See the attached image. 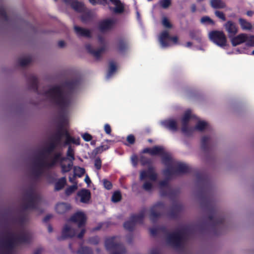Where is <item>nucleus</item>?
Masks as SVG:
<instances>
[{"label": "nucleus", "instance_id": "obj_36", "mask_svg": "<svg viewBox=\"0 0 254 254\" xmlns=\"http://www.w3.org/2000/svg\"><path fill=\"white\" fill-rule=\"evenodd\" d=\"M210 4L214 9H222L226 7L225 3L222 0H210Z\"/></svg>", "mask_w": 254, "mask_h": 254}, {"label": "nucleus", "instance_id": "obj_52", "mask_svg": "<svg viewBox=\"0 0 254 254\" xmlns=\"http://www.w3.org/2000/svg\"><path fill=\"white\" fill-rule=\"evenodd\" d=\"M190 36L191 39L196 40L197 41L201 40V37L198 31L194 30L190 31Z\"/></svg>", "mask_w": 254, "mask_h": 254}, {"label": "nucleus", "instance_id": "obj_47", "mask_svg": "<svg viewBox=\"0 0 254 254\" xmlns=\"http://www.w3.org/2000/svg\"><path fill=\"white\" fill-rule=\"evenodd\" d=\"M85 173V170L83 168L80 167H75L74 168V176L78 177H82Z\"/></svg>", "mask_w": 254, "mask_h": 254}, {"label": "nucleus", "instance_id": "obj_22", "mask_svg": "<svg viewBox=\"0 0 254 254\" xmlns=\"http://www.w3.org/2000/svg\"><path fill=\"white\" fill-rule=\"evenodd\" d=\"M77 194L80 197V201L84 203H87L91 198V192L87 189L81 190Z\"/></svg>", "mask_w": 254, "mask_h": 254}, {"label": "nucleus", "instance_id": "obj_56", "mask_svg": "<svg viewBox=\"0 0 254 254\" xmlns=\"http://www.w3.org/2000/svg\"><path fill=\"white\" fill-rule=\"evenodd\" d=\"M64 135L66 137L65 140L64 142V145H69L71 143H72V141H73V137L70 136L69 133L67 130H64Z\"/></svg>", "mask_w": 254, "mask_h": 254}, {"label": "nucleus", "instance_id": "obj_46", "mask_svg": "<svg viewBox=\"0 0 254 254\" xmlns=\"http://www.w3.org/2000/svg\"><path fill=\"white\" fill-rule=\"evenodd\" d=\"M116 70L117 66L116 64L113 62H110L109 70L107 75V78H109L112 75V74L116 71Z\"/></svg>", "mask_w": 254, "mask_h": 254}, {"label": "nucleus", "instance_id": "obj_44", "mask_svg": "<svg viewBox=\"0 0 254 254\" xmlns=\"http://www.w3.org/2000/svg\"><path fill=\"white\" fill-rule=\"evenodd\" d=\"M207 125L208 124L206 122L199 121L197 122L194 128H193V131L197 130L202 131L207 127Z\"/></svg>", "mask_w": 254, "mask_h": 254}, {"label": "nucleus", "instance_id": "obj_20", "mask_svg": "<svg viewBox=\"0 0 254 254\" xmlns=\"http://www.w3.org/2000/svg\"><path fill=\"white\" fill-rule=\"evenodd\" d=\"M80 81L78 79H72L65 81L64 86L68 90L69 93H72L74 90L79 86Z\"/></svg>", "mask_w": 254, "mask_h": 254}, {"label": "nucleus", "instance_id": "obj_40", "mask_svg": "<svg viewBox=\"0 0 254 254\" xmlns=\"http://www.w3.org/2000/svg\"><path fill=\"white\" fill-rule=\"evenodd\" d=\"M209 138L207 136H204L202 137L201 140V148L204 152H207L209 149L208 142Z\"/></svg>", "mask_w": 254, "mask_h": 254}, {"label": "nucleus", "instance_id": "obj_28", "mask_svg": "<svg viewBox=\"0 0 254 254\" xmlns=\"http://www.w3.org/2000/svg\"><path fill=\"white\" fill-rule=\"evenodd\" d=\"M71 209V205L69 203L61 202L57 204L56 210L59 214H64Z\"/></svg>", "mask_w": 254, "mask_h": 254}, {"label": "nucleus", "instance_id": "obj_23", "mask_svg": "<svg viewBox=\"0 0 254 254\" xmlns=\"http://www.w3.org/2000/svg\"><path fill=\"white\" fill-rule=\"evenodd\" d=\"M128 43L124 38L119 39L117 43L118 51L121 54L126 53L128 49Z\"/></svg>", "mask_w": 254, "mask_h": 254}, {"label": "nucleus", "instance_id": "obj_6", "mask_svg": "<svg viewBox=\"0 0 254 254\" xmlns=\"http://www.w3.org/2000/svg\"><path fill=\"white\" fill-rule=\"evenodd\" d=\"M25 200L27 202L22 205L23 210L36 209L41 200V195L36 193L33 188H30L25 194Z\"/></svg>", "mask_w": 254, "mask_h": 254}, {"label": "nucleus", "instance_id": "obj_19", "mask_svg": "<svg viewBox=\"0 0 254 254\" xmlns=\"http://www.w3.org/2000/svg\"><path fill=\"white\" fill-rule=\"evenodd\" d=\"M115 7L109 6V9L115 13H122L124 11L125 6L121 0H109Z\"/></svg>", "mask_w": 254, "mask_h": 254}, {"label": "nucleus", "instance_id": "obj_3", "mask_svg": "<svg viewBox=\"0 0 254 254\" xmlns=\"http://www.w3.org/2000/svg\"><path fill=\"white\" fill-rule=\"evenodd\" d=\"M8 236L6 240L0 242L1 248L5 250L0 254H12L15 245L18 243H29L30 241L29 235L25 232L22 233L18 236L15 237L14 234L10 231L7 233Z\"/></svg>", "mask_w": 254, "mask_h": 254}, {"label": "nucleus", "instance_id": "obj_4", "mask_svg": "<svg viewBox=\"0 0 254 254\" xmlns=\"http://www.w3.org/2000/svg\"><path fill=\"white\" fill-rule=\"evenodd\" d=\"M193 229L190 226H186L182 227L180 230L173 233H169L168 231L166 235V242L168 245L176 249L182 247L183 241L186 236L192 233Z\"/></svg>", "mask_w": 254, "mask_h": 254}, {"label": "nucleus", "instance_id": "obj_24", "mask_svg": "<svg viewBox=\"0 0 254 254\" xmlns=\"http://www.w3.org/2000/svg\"><path fill=\"white\" fill-rule=\"evenodd\" d=\"M162 151V147L159 146H154L152 148L147 147L141 151V153H148L151 155H158V154L161 153Z\"/></svg>", "mask_w": 254, "mask_h": 254}, {"label": "nucleus", "instance_id": "obj_13", "mask_svg": "<svg viewBox=\"0 0 254 254\" xmlns=\"http://www.w3.org/2000/svg\"><path fill=\"white\" fill-rule=\"evenodd\" d=\"M191 118V112L187 110L184 114L182 119V131L187 135H190L193 132V128L189 127L188 123Z\"/></svg>", "mask_w": 254, "mask_h": 254}, {"label": "nucleus", "instance_id": "obj_30", "mask_svg": "<svg viewBox=\"0 0 254 254\" xmlns=\"http://www.w3.org/2000/svg\"><path fill=\"white\" fill-rule=\"evenodd\" d=\"M74 29L76 34L78 36H82L87 38H90L91 37V32L88 29L77 26H74Z\"/></svg>", "mask_w": 254, "mask_h": 254}, {"label": "nucleus", "instance_id": "obj_32", "mask_svg": "<svg viewBox=\"0 0 254 254\" xmlns=\"http://www.w3.org/2000/svg\"><path fill=\"white\" fill-rule=\"evenodd\" d=\"M66 3H70L71 7L75 11L80 12L82 9L83 4L77 0H63Z\"/></svg>", "mask_w": 254, "mask_h": 254}, {"label": "nucleus", "instance_id": "obj_33", "mask_svg": "<svg viewBox=\"0 0 254 254\" xmlns=\"http://www.w3.org/2000/svg\"><path fill=\"white\" fill-rule=\"evenodd\" d=\"M150 233L152 236L155 237L159 233L163 234L168 233V229L165 226H160L157 228H152L150 229Z\"/></svg>", "mask_w": 254, "mask_h": 254}, {"label": "nucleus", "instance_id": "obj_64", "mask_svg": "<svg viewBox=\"0 0 254 254\" xmlns=\"http://www.w3.org/2000/svg\"><path fill=\"white\" fill-rule=\"evenodd\" d=\"M94 166L97 170L101 169L102 166V161L99 157H97L95 159Z\"/></svg>", "mask_w": 254, "mask_h": 254}, {"label": "nucleus", "instance_id": "obj_17", "mask_svg": "<svg viewBox=\"0 0 254 254\" xmlns=\"http://www.w3.org/2000/svg\"><path fill=\"white\" fill-rule=\"evenodd\" d=\"M224 27L230 38L234 36L238 32V26L237 24L233 21H227L225 23Z\"/></svg>", "mask_w": 254, "mask_h": 254}, {"label": "nucleus", "instance_id": "obj_9", "mask_svg": "<svg viewBox=\"0 0 254 254\" xmlns=\"http://www.w3.org/2000/svg\"><path fill=\"white\" fill-rule=\"evenodd\" d=\"M209 38L214 43L219 47L226 46V37L222 31L212 30L209 33Z\"/></svg>", "mask_w": 254, "mask_h": 254}, {"label": "nucleus", "instance_id": "obj_60", "mask_svg": "<svg viewBox=\"0 0 254 254\" xmlns=\"http://www.w3.org/2000/svg\"><path fill=\"white\" fill-rule=\"evenodd\" d=\"M131 162L134 167H136L138 162V158L137 155L133 154L130 157Z\"/></svg>", "mask_w": 254, "mask_h": 254}, {"label": "nucleus", "instance_id": "obj_25", "mask_svg": "<svg viewBox=\"0 0 254 254\" xmlns=\"http://www.w3.org/2000/svg\"><path fill=\"white\" fill-rule=\"evenodd\" d=\"M183 208L182 205L180 204H175L171 208L168 213V216L170 218H176L178 217L179 213L181 211Z\"/></svg>", "mask_w": 254, "mask_h": 254}, {"label": "nucleus", "instance_id": "obj_29", "mask_svg": "<svg viewBox=\"0 0 254 254\" xmlns=\"http://www.w3.org/2000/svg\"><path fill=\"white\" fill-rule=\"evenodd\" d=\"M158 155L161 156L162 162L165 165L169 166L172 164L173 160L171 155L169 153L165 152L163 147L161 153L158 154Z\"/></svg>", "mask_w": 254, "mask_h": 254}, {"label": "nucleus", "instance_id": "obj_61", "mask_svg": "<svg viewBox=\"0 0 254 254\" xmlns=\"http://www.w3.org/2000/svg\"><path fill=\"white\" fill-rule=\"evenodd\" d=\"M246 42L247 45L249 46H254V36L252 35L249 37L247 36Z\"/></svg>", "mask_w": 254, "mask_h": 254}, {"label": "nucleus", "instance_id": "obj_39", "mask_svg": "<svg viewBox=\"0 0 254 254\" xmlns=\"http://www.w3.org/2000/svg\"><path fill=\"white\" fill-rule=\"evenodd\" d=\"M239 22L243 30H250L252 28V25L251 23L244 18H240L239 19Z\"/></svg>", "mask_w": 254, "mask_h": 254}, {"label": "nucleus", "instance_id": "obj_63", "mask_svg": "<svg viewBox=\"0 0 254 254\" xmlns=\"http://www.w3.org/2000/svg\"><path fill=\"white\" fill-rule=\"evenodd\" d=\"M153 188L152 183L149 182H146L144 183L142 188L146 191H150Z\"/></svg>", "mask_w": 254, "mask_h": 254}, {"label": "nucleus", "instance_id": "obj_45", "mask_svg": "<svg viewBox=\"0 0 254 254\" xmlns=\"http://www.w3.org/2000/svg\"><path fill=\"white\" fill-rule=\"evenodd\" d=\"M164 174L168 178H170L174 175H177V173H176L175 166L168 167L164 171Z\"/></svg>", "mask_w": 254, "mask_h": 254}, {"label": "nucleus", "instance_id": "obj_11", "mask_svg": "<svg viewBox=\"0 0 254 254\" xmlns=\"http://www.w3.org/2000/svg\"><path fill=\"white\" fill-rule=\"evenodd\" d=\"M165 204L163 202L159 201L153 205L150 208L149 218L153 222H156L162 216V212L164 210Z\"/></svg>", "mask_w": 254, "mask_h": 254}, {"label": "nucleus", "instance_id": "obj_53", "mask_svg": "<svg viewBox=\"0 0 254 254\" xmlns=\"http://www.w3.org/2000/svg\"><path fill=\"white\" fill-rule=\"evenodd\" d=\"M122 199V195L119 191H115L112 196V200L114 202H118Z\"/></svg>", "mask_w": 254, "mask_h": 254}, {"label": "nucleus", "instance_id": "obj_5", "mask_svg": "<svg viewBox=\"0 0 254 254\" xmlns=\"http://www.w3.org/2000/svg\"><path fill=\"white\" fill-rule=\"evenodd\" d=\"M175 166L177 175L195 173V176L198 183L205 186H207L208 185L209 178L205 173L201 171H196L194 169L190 167L188 165L181 162L176 163L175 164Z\"/></svg>", "mask_w": 254, "mask_h": 254}, {"label": "nucleus", "instance_id": "obj_8", "mask_svg": "<svg viewBox=\"0 0 254 254\" xmlns=\"http://www.w3.org/2000/svg\"><path fill=\"white\" fill-rule=\"evenodd\" d=\"M145 212V210H142L137 214H132L130 216L129 220L124 223L125 229L129 232H132L136 223L142 224Z\"/></svg>", "mask_w": 254, "mask_h": 254}, {"label": "nucleus", "instance_id": "obj_42", "mask_svg": "<svg viewBox=\"0 0 254 254\" xmlns=\"http://www.w3.org/2000/svg\"><path fill=\"white\" fill-rule=\"evenodd\" d=\"M139 161L142 166H145L148 165L149 166H152V161L150 158H147L145 156L141 155L140 156Z\"/></svg>", "mask_w": 254, "mask_h": 254}, {"label": "nucleus", "instance_id": "obj_38", "mask_svg": "<svg viewBox=\"0 0 254 254\" xmlns=\"http://www.w3.org/2000/svg\"><path fill=\"white\" fill-rule=\"evenodd\" d=\"M49 163H50L46 162L44 161L43 159L40 158H38L34 163V167L37 168H41L43 170V168L44 167H50L48 164Z\"/></svg>", "mask_w": 254, "mask_h": 254}, {"label": "nucleus", "instance_id": "obj_62", "mask_svg": "<svg viewBox=\"0 0 254 254\" xmlns=\"http://www.w3.org/2000/svg\"><path fill=\"white\" fill-rule=\"evenodd\" d=\"M215 15L216 17L221 19L222 21L226 20V17L224 13L222 11L219 10H216L214 12Z\"/></svg>", "mask_w": 254, "mask_h": 254}, {"label": "nucleus", "instance_id": "obj_59", "mask_svg": "<svg viewBox=\"0 0 254 254\" xmlns=\"http://www.w3.org/2000/svg\"><path fill=\"white\" fill-rule=\"evenodd\" d=\"M0 16L5 21L8 20V17L6 14L5 10L4 7H0Z\"/></svg>", "mask_w": 254, "mask_h": 254}, {"label": "nucleus", "instance_id": "obj_51", "mask_svg": "<svg viewBox=\"0 0 254 254\" xmlns=\"http://www.w3.org/2000/svg\"><path fill=\"white\" fill-rule=\"evenodd\" d=\"M89 1L92 5L98 4L105 6L109 4V2L107 0H89Z\"/></svg>", "mask_w": 254, "mask_h": 254}, {"label": "nucleus", "instance_id": "obj_1", "mask_svg": "<svg viewBox=\"0 0 254 254\" xmlns=\"http://www.w3.org/2000/svg\"><path fill=\"white\" fill-rule=\"evenodd\" d=\"M44 94L50 96L55 104L60 109L58 130L52 137V140L60 145L62 138L64 135V131L66 130L64 128V125L66 121L65 116L62 114L69 107L70 103L69 98L66 97L64 93L62 87L59 85L54 86L49 90L46 91Z\"/></svg>", "mask_w": 254, "mask_h": 254}, {"label": "nucleus", "instance_id": "obj_57", "mask_svg": "<svg viewBox=\"0 0 254 254\" xmlns=\"http://www.w3.org/2000/svg\"><path fill=\"white\" fill-rule=\"evenodd\" d=\"M77 187L76 185H73L67 188L65 190L66 195H69L77 190Z\"/></svg>", "mask_w": 254, "mask_h": 254}, {"label": "nucleus", "instance_id": "obj_31", "mask_svg": "<svg viewBox=\"0 0 254 254\" xmlns=\"http://www.w3.org/2000/svg\"><path fill=\"white\" fill-rule=\"evenodd\" d=\"M160 193L162 196H168L170 199H172L177 195V191L171 188L161 189L160 190Z\"/></svg>", "mask_w": 254, "mask_h": 254}, {"label": "nucleus", "instance_id": "obj_10", "mask_svg": "<svg viewBox=\"0 0 254 254\" xmlns=\"http://www.w3.org/2000/svg\"><path fill=\"white\" fill-rule=\"evenodd\" d=\"M98 39L99 42L101 44H103V46L97 50L94 49L92 45L90 44L85 45V48L87 52L94 57L96 60H99L101 58L102 54L105 51L106 48L105 45L104 38L101 36H99Z\"/></svg>", "mask_w": 254, "mask_h": 254}, {"label": "nucleus", "instance_id": "obj_43", "mask_svg": "<svg viewBox=\"0 0 254 254\" xmlns=\"http://www.w3.org/2000/svg\"><path fill=\"white\" fill-rule=\"evenodd\" d=\"M200 22L201 24L204 25H215L214 21L208 16H202L200 20Z\"/></svg>", "mask_w": 254, "mask_h": 254}, {"label": "nucleus", "instance_id": "obj_55", "mask_svg": "<svg viewBox=\"0 0 254 254\" xmlns=\"http://www.w3.org/2000/svg\"><path fill=\"white\" fill-rule=\"evenodd\" d=\"M43 173V170L41 168L34 167L32 169V174L37 179L39 178Z\"/></svg>", "mask_w": 254, "mask_h": 254}, {"label": "nucleus", "instance_id": "obj_15", "mask_svg": "<svg viewBox=\"0 0 254 254\" xmlns=\"http://www.w3.org/2000/svg\"><path fill=\"white\" fill-rule=\"evenodd\" d=\"M77 231L75 229L72 228L68 224H65L62 232V236L58 238L59 240H63L65 239L72 238L75 236Z\"/></svg>", "mask_w": 254, "mask_h": 254}, {"label": "nucleus", "instance_id": "obj_35", "mask_svg": "<svg viewBox=\"0 0 254 254\" xmlns=\"http://www.w3.org/2000/svg\"><path fill=\"white\" fill-rule=\"evenodd\" d=\"M66 160V158L64 157H62V153L61 152H59L54 154L52 161L48 164L49 165L50 167H52L54 166L57 162L60 161L61 162H62L63 161H65Z\"/></svg>", "mask_w": 254, "mask_h": 254}, {"label": "nucleus", "instance_id": "obj_41", "mask_svg": "<svg viewBox=\"0 0 254 254\" xmlns=\"http://www.w3.org/2000/svg\"><path fill=\"white\" fill-rule=\"evenodd\" d=\"M109 148L108 145H101L99 147L95 148L92 151V154L94 156L97 154L101 153L104 151L107 150Z\"/></svg>", "mask_w": 254, "mask_h": 254}, {"label": "nucleus", "instance_id": "obj_21", "mask_svg": "<svg viewBox=\"0 0 254 254\" xmlns=\"http://www.w3.org/2000/svg\"><path fill=\"white\" fill-rule=\"evenodd\" d=\"M114 23V22L112 19H105L99 22V29L102 32L106 31L107 30L111 29L112 28Z\"/></svg>", "mask_w": 254, "mask_h": 254}, {"label": "nucleus", "instance_id": "obj_2", "mask_svg": "<svg viewBox=\"0 0 254 254\" xmlns=\"http://www.w3.org/2000/svg\"><path fill=\"white\" fill-rule=\"evenodd\" d=\"M201 194V205L208 212V218L211 222V227L215 235L218 234L216 231V228L222 225L224 222V217L220 214L215 201L209 195L208 192L202 190Z\"/></svg>", "mask_w": 254, "mask_h": 254}, {"label": "nucleus", "instance_id": "obj_7", "mask_svg": "<svg viewBox=\"0 0 254 254\" xmlns=\"http://www.w3.org/2000/svg\"><path fill=\"white\" fill-rule=\"evenodd\" d=\"M117 236L107 238L105 242V246L107 251H115L112 254H124L126 249L124 246L116 240Z\"/></svg>", "mask_w": 254, "mask_h": 254}, {"label": "nucleus", "instance_id": "obj_37", "mask_svg": "<svg viewBox=\"0 0 254 254\" xmlns=\"http://www.w3.org/2000/svg\"><path fill=\"white\" fill-rule=\"evenodd\" d=\"M66 184L65 177H62L58 180L55 184V190L59 191L62 190Z\"/></svg>", "mask_w": 254, "mask_h": 254}, {"label": "nucleus", "instance_id": "obj_18", "mask_svg": "<svg viewBox=\"0 0 254 254\" xmlns=\"http://www.w3.org/2000/svg\"><path fill=\"white\" fill-rule=\"evenodd\" d=\"M28 84L30 89L33 90L35 93L38 94H41L38 91V81L36 76L34 75L29 76L28 78Z\"/></svg>", "mask_w": 254, "mask_h": 254}, {"label": "nucleus", "instance_id": "obj_54", "mask_svg": "<svg viewBox=\"0 0 254 254\" xmlns=\"http://www.w3.org/2000/svg\"><path fill=\"white\" fill-rule=\"evenodd\" d=\"M159 4L162 8L167 9L171 5V0H160Z\"/></svg>", "mask_w": 254, "mask_h": 254}, {"label": "nucleus", "instance_id": "obj_16", "mask_svg": "<svg viewBox=\"0 0 254 254\" xmlns=\"http://www.w3.org/2000/svg\"><path fill=\"white\" fill-rule=\"evenodd\" d=\"M147 178L153 181L156 180L157 176L153 166H149L147 170H142L140 172L139 178L141 181L144 180Z\"/></svg>", "mask_w": 254, "mask_h": 254}, {"label": "nucleus", "instance_id": "obj_58", "mask_svg": "<svg viewBox=\"0 0 254 254\" xmlns=\"http://www.w3.org/2000/svg\"><path fill=\"white\" fill-rule=\"evenodd\" d=\"M162 24L164 27L167 28H171L172 25L169 21V19L166 17H164L162 18Z\"/></svg>", "mask_w": 254, "mask_h": 254}, {"label": "nucleus", "instance_id": "obj_12", "mask_svg": "<svg viewBox=\"0 0 254 254\" xmlns=\"http://www.w3.org/2000/svg\"><path fill=\"white\" fill-rule=\"evenodd\" d=\"M178 38L177 36L172 37L169 35L168 31H163L160 35L159 42L161 46L166 48L170 46L169 42L172 41L174 43H177Z\"/></svg>", "mask_w": 254, "mask_h": 254}, {"label": "nucleus", "instance_id": "obj_49", "mask_svg": "<svg viewBox=\"0 0 254 254\" xmlns=\"http://www.w3.org/2000/svg\"><path fill=\"white\" fill-rule=\"evenodd\" d=\"M66 156L67 157V159L71 162L75 159L74 150L70 145H69L68 147Z\"/></svg>", "mask_w": 254, "mask_h": 254}, {"label": "nucleus", "instance_id": "obj_34", "mask_svg": "<svg viewBox=\"0 0 254 254\" xmlns=\"http://www.w3.org/2000/svg\"><path fill=\"white\" fill-rule=\"evenodd\" d=\"M58 145V144L52 140V141L49 143V145L40 153V156H44L45 153L48 154H51Z\"/></svg>", "mask_w": 254, "mask_h": 254}, {"label": "nucleus", "instance_id": "obj_27", "mask_svg": "<svg viewBox=\"0 0 254 254\" xmlns=\"http://www.w3.org/2000/svg\"><path fill=\"white\" fill-rule=\"evenodd\" d=\"M247 35L246 34H240L237 35V36L234 37L232 38L231 41L233 46H236L238 45H240L244 42H246L247 40Z\"/></svg>", "mask_w": 254, "mask_h": 254}, {"label": "nucleus", "instance_id": "obj_48", "mask_svg": "<svg viewBox=\"0 0 254 254\" xmlns=\"http://www.w3.org/2000/svg\"><path fill=\"white\" fill-rule=\"evenodd\" d=\"M78 254H93L92 250L88 247H82L77 251Z\"/></svg>", "mask_w": 254, "mask_h": 254}, {"label": "nucleus", "instance_id": "obj_50", "mask_svg": "<svg viewBox=\"0 0 254 254\" xmlns=\"http://www.w3.org/2000/svg\"><path fill=\"white\" fill-rule=\"evenodd\" d=\"M31 62L32 58L31 57L20 59L18 61L19 64L21 66H25L29 64Z\"/></svg>", "mask_w": 254, "mask_h": 254}, {"label": "nucleus", "instance_id": "obj_14", "mask_svg": "<svg viewBox=\"0 0 254 254\" xmlns=\"http://www.w3.org/2000/svg\"><path fill=\"white\" fill-rule=\"evenodd\" d=\"M86 220V216L82 212H77L74 213L69 219V221L77 223L78 228L84 226Z\"/></svg>", "mask_w": 254, "mask_h": 254}, {"label": "nucleus", "instance_id": "obj_26", "mask_svg": "<svg viewBox=\"0 0 254 254\" xmlns=\"http://www.w3.org/2000/svg\"><path fill=\"white\" fill-rule=\"evenodd\" d=\"M162 125L167 129L176 131L177 130L178 127L177 122L175 120L169 119L164 121L162 122Z\"/></svg>", "mask_w": 254, "mask_h": 254}]
</instances>
